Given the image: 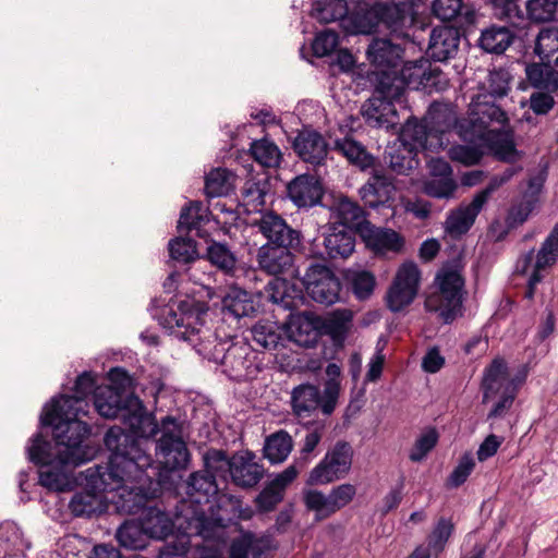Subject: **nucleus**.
<instances>
[{"label":"nucleus","instance_id":"obj_26","mask_svg":"<svg viewBox=\"0 0 558 558\" xmlns=\"http://www.w3.org/2000/svg\"><path fill=\"white\" fill-rule=\"evenodd\" d=\"M393 190L392 182L381 170H374L368 181L360 189L364 204L371 208L386 205Z\"/></svg>","mask_w":558,"mask_h":558},{"label":"nucleus","instance_id":"obj_10","mask_svg":"<svg viewBox=\"0 0 558 558\" xmlns=\"http://www.w3.org/2000/svg\"><path fill=\"white\" fill-rule=\"evenodd\" d=\"M438 105L434 102L429 106L427 116L423 121L417 119H408V121L401 128L400 134L397 138L398 142L404 144V146L413 148L415 151L422 149H430L433 147L444 145V136L450 131H437L438 123L432 117V109Z\"/></svg>","mask_w":558,"mask_h":558},{"label":"nucleus","instance_id":"obj_51","mask_svg":"<svg viewBox=\"0 0 558 558\" xmlns=\"http://www.w3.org/2000/svg\"><path fill=\"white\" fill-rule=\"evenodd\" d=\"M341 369L336 363H329L326 367V374L329 377L325 383L323 391V413L330 415L337 405L340 395V377Z\"/></svg>","mask_w":558,"mask_h":558},{"label":"nucleus","instance_id":"obj_9","mask_svg":"<svg viewBox=\"0 0 558 558\" xmlns=\"http://www.w3.org/2000/svg\"><path fill=\"white\" fill-rule=\"evenodd\" d=\"M429 61L420 59L403 64L400 71H383L379 76V92L392 98H402L405 88L424 89Z\"/></svg>","mask_w":558,"mask_h":558},{"label":"nucleus","instance_id":"obj_49","mask_svg":"<svg viewBox=\"0 0 558 558\" xmlns=\"http://www.w3.org/2000/svg\"><path fill=\"white\" fill-rule=\"evenodd\" d=\"M558 13V0H527L525 16L533 24L554 22Z\"/></svg>","mask_w":558,"mask_h":558},{"label":"nucleus","instance_id":"obj_63","mask_svg":"<svg viewBox=\"0 0 558 558\" xmlns=\"http://www.w3.org/2000/svg\"><path fill=\"white\" fill-rule=\"evenodd\" d=\"M352 320L350 311H337L325 324V329L333 339L342 340L347 336Z\"/></svg>","mask_w":558,"mask_h":558},{"label":"nucleus","instance_id":"obj_35","mask_svg":"<svg viewBox=\"0 0 558 558\" xmlns=\"http://www.w3.org/2000/svg\"><path fill=\"white\" fill-rule=\"evenodd\" d=\"M332 149L344 157L350 163L363 170L372 167L374 163V158L366 150V147L349 135L342 138H336Z\"/></svg>","mask_w":558,"mask_h":558},{"label":"nucleus","instance_id":"obj_17","mask_svg":"<svg viewBox=\"0 0 558 558\" xmlns=\"http://www.w3.org/2000/svg\"><path fill=\"white\" fill-rule=\"evenodd\" d=\"M265 469L251 450L235 452L231 457V481L240 488H253L264 477Z\"/></svg>","mask_w":558,"mask_h":558},{"label":"nucleus","instance_id":"obj_20","mask_svg":"<svg viewBox=\"0 0 558 558\" xmlns=\"http://www.w3.org/2000/svg\"><path fill=\"white\" fill-rule=\"evenodd\" d=\"M328 149L327 141L315 130H302L293 141V150L299 158L313 166L324 165Z\"/></svg>","mask_w":558,"mask_h":558},{"label":"nucleus","instance_id":"obj_24","mask_svg":"<svg viewBox=\"0 0 558 558\" xmlns=\"http://www.w3.org/2000/svg\"><path fill=\"white\" fill-rule=\"evenodd\" d=\"M558 259V222L554 226L547 238L535 254L534 270L531 274L527 284L526 296L531 299L534 293L535 286L541 282V271L553 266Z\"/></svg>","mask_w":558,"mask_h":558},{"label":"nucleus","instance_id":"obj_62","mask_svg":"<svg viewBox=\"0 0 558 558\" xmlns=\"http://www.w3.org/2000/svg\"><path fill=\"white\" fill-rule=\"evenodd\" d=\"M353 293L360 300L371 296L375 288V277L366 270L354 271L349 277Z\"/></svg>","mask_w":558,"mask_h":558},{"label":"nucleus","instance_id":"obj_25","mask_svg":"<svg viewBox=\"0 0 558 558\" xmlns=\"http://www.w3.org/2000/svg\"><path fill=\"white\" fill-rule=\"evenodd\" d=\"M331 223L343 226L351 230L360 229L366 222L365 210L357 202L348 196H339L330 205Z\"/></svg>","mask_w":558,"mask_h":558},{"label":"nucleus","instance_id":"obj_31","mask_svg":"<svg viewBox=\"0 0 558 558\" xmlns=\"http://www.w3.org/2000/svg\"><path fill=\"white\" fill-rule=\"evenodd\" d=\"M432 11L441 21L459 20L461 25L473 24L476 17L474 9L462 0H434Z\"/></svg>","mask_w":558,"mask_h":558},{"label":"nucleus","instance_id":"obj_47","mask_svg":"<svg viewBox=\"0 0 558 558\" xmlns=\"http://www.w3.org/2000/svg\"><path fill=\"white\" fill-rule=\"evenodd\" d=\"M253 341L266 350H276L283 345V332L271 322H258L251 329Z\"/></svg>","mask_w":558,"mask_h":558},{"label":"nucleus","instance_id":"obj_6","mask_svg":"<svg viewBox=\"0 0 558 558\" xmlns=\"http://www.w3.org/2000/svg\"><path fill=\"white\" fill-rule=\"evenodd\" d=\"M437 290L425 300V308L437 313L445 324L452 323L463 313L464 278L458 263H449L437 272Z\"/></svg>","mask_w":558,"mask_h":558},{"label":"nucleus","instance_id":"obj_13","mask_svg":"<svg viewBox=\"0 0 558 558\" xmlns=\"http://www.w3.org/2000/svg\"><path fill=\"white\" fill-rule=\"evenodd\" d=\"M267 240L265 244L301 246L300 231L291 228L287 221L274 211L263 213L252 222Z\"/></svg>","mask_w":558,"mask_h":558},{"label":"nucleus","instance_id":"obj_2","mask_svg":"<svg viewBox=\"0 0 558 558\" xmlns=\"http://www.w3.org/2000/svg\"><path fill=\"white\" fill-rule=\"evenodd\" d=\"M88 408L83 398L68 395L52 399L46 408L43 423L53 427L58 454L64 464L81 465L95 456L93 447L83 445L90 427L81 417L87 415Z\"/></svg>","mask_w":558,"mask_h":558},{"label":"nucleus","instance_id":"obj_30","mask_svg":"<svg viewBox=\"0 0 558 558\" xmlns=\"http://www.w3.org/2000/svg\"><path fill=\"white\" fill-rule=\"evenodd\" d=\"M417 154L413 148L407 147L396 140L386 148L385 160L393 172L407 175L417 168L420 163Z\"/></svg>","mask_w":558,"mask_h":558},{"label":"nucleus","instance_id":"obj_33","mask_svg":"<svg viewBox=\"0 0 558 558\" xmlns=\"http://www.w3.org/2000/svg\"><path fill=\"white\" fill-rule=\"evenodd\" d=\"M483 209V206L476 203L473 197L472 202L468 205H460L456 210H452L445 221V229L451 235H461L466 233L473 226L477 215Z\"/></svg>","mask_w":558,"mask_h":558},{"label":"nucleus","instance_id":"obj_37","mask_svg":"<svg viewBox=\"0 0 558 558\" xmlns=\"http://www.w3.org/2000/svg\"><path fill=\"white\" fill-rule=\"evenodd\" d=\"M507 365L501 359H495L484 371L482 381L483 403L495 398L496 395L504 390L508 383H514L507 378Z\"/></svg>","mask_w":558,"mask_h":558},{"label":"nucleus","instance_id":"obj_56","mask_svg":"<svg viewBox=\"0 0 558 558\" xmlns=\"http://www.w3.org/2000/svg\"><path fill=\"white\" fill-rule=\"evenodd\" d=\"M207 259L220 270L229 274L236 264V257L227 244L213 241L206 251Z\"/></svg>","mask_w":558,"mask_h":558},{"label":"nucleus","instance_id":"obj_32","mask_svg":"<svg viewBox=\"0 0 558 558\" xmlns=\"http://www.w3.org/2000/svg\"><path fill=\"white\" fill-rule=\"evenodd\" d=\"M221 303L225 316L236 319L251 316L256 311L252 295L240 287H231Z\"/></svg>","mask_w":558,"mask_h":558},{"label":"nucleus","instance_id":"obj_38","mask_svg":"<svg viewBox=\"0 0 558 558\" xmlns=\"http://www.w3.org/2000/svg\"><path fill=\"white\" fill-rule=\"evenodd\" d=\"M348 21L352 31L359 34H371L380 26V3H359L356 9L349 14Z\"/></svg>","mask_w":558,"mask_h":558},{"label":"nucleus","instance_id":"obj_48","mask_svg":"<svg viewBox=\"0 0 558 558\" xmlns=\"http://www.w3.org/2000/svg\"><path fill=\"white\" fill-rule=\"evenodd\" d=\"M250 153L255 161L266 168L279 167L282 159L279 147L268 138L253 141Z\"/></svg>","mask_w":558,"mask_h":558},{"label":"nucleus","instance_id":"obj_36","mask_svg":"<svg viewBox=\"0 0 558 558\" xmlns=\"http://www.w3.org/2000/svg\"><path fill=\"white\" fill-rule=\"evenodd\" d=\"M293 439L284 429L277 430L265 438L263 457L270 464L284 462L293 450Z\"/></svg>","mask_w":558,"mask_h":558},{"label":"nucleus","instance_id":"obj_64","mask_svg":"<svg viewBox=\"0 0 558 558\" xmlns=\"http://www.w3.org/2000/svg\"><path fill=\"white\" fill-rule=\"evenodd\" d=\"M510 75L508 71L498 69L490 71L487 77L485 89L488 95L495 98L504 97L509 90Z\"/></svg>","mask_w":558,"mask_h":558},{"label":"nucleus","instance_id":"obj_11","mask_svg":"<svg viewBox=\"0 0 558 558\" xmlns=\"http://www.w3.org/2000/svg\"><path fill=\"white\" fill-rule=\"evenodd\" d=\"M420 278L421 272L414 263L400 266L387 293V306L390 311L399 312L413 302L418 291Z\"/></svg>","mask_w":558,"mask_h":558},{"label":"nucleus","instance_id":"obj_58","mask_svg":"<svg viewBox=\"0 0 558 558\" xmlns=\"http://www.w3.org/2000/svg\"><path fill=\"white\" fill-rule=\"evenodd\" d=\"M519 0H493L495 17L508 21L513 26L524 21V14L518 4Z\"/></svg>","mask_w":558,"mask_h":558},{"label":"nucleus","instance_id":"obj_43","mask_svg":"<svg viewBox=\"0 0 558 558\" xmlns=\"http://www.w3.org/2000/svg\"><path fill=\"white\" fill-rule=\"evenodd\" d=\"M534 53L541 61H547L558 65V27H543L534 45Z\"/></svg>","mask_w":558,"mask_h":558},{"label":"nucleus","instance_id":"obj_16","mask_svg":"<svg viewBox=\"0 0 558 558\" xmlns=\"http://www.w3.org/2000/svg\"><path fill=\"white\" fill-rule=\"evenodd\" d=\"M299 246L263 244L256 253L258 268L270 276H294V255Z\"/></svg>","mask_w":558,"mask_h":558},{"label":"nucleus","instance_id":"obj_40","mask_svg":"<svg viewBox=\"0 0 558 558\" xmlns=\"http://www.w3.org/2000/svg\"><path fill=\"white\" fill-rule=\"evenodd\" d=\"M141 520L149 538L163 539L172 533L173 521L160 509L153 507L145 509Z\"/></svg>","mask_w":558,"mask_h":558},{"label":"nucleus","instance_id":"obj_27","mask_svg":"<svg viewBox=\"0 0 558 558\" xmlns=\"http://www.w3.org/2000/svg\"><path fill=\"white\" fill-rule=\"evenodd\" d=\"M210 210L202 202L194 201L183 207L178 221L180 231H195L198 238H207L209 233L204 227L210 221Z\"/></svg>","mask_w":558,"mask_h":558},{"label":"nucleus","instance_id":"obj_22","mask_svg":"<svg viewBox=\"0 0 558 558\" xmlns=\"http://www.w3.org/2000/svg\"><path fill=\"white\" fill-rule=\"evenodd\" d=\"M414 23V12L408 5H400L396 1L380 3V25L396 38H409V29Z\"/></svg>","mask_w":558,"mask_h":558},{"label":"nucleus","instance_id":"obj_53","mask_svg":"<svg viewBox=\"0 0 558 558\" xmlns=\"http://www.w3.org/2000/svg\"><path fill=\"white\" fill-rule=\"evenodd\" d=\"M303 502L308 511L315 513L316 521H323L335 514L329 495L317 489H308L303 493Z\"/></svg>","mask_w":558,"mask_h":558},{"label":"nucleus","instance_id":"obj_60","mask_svg":"<svg viewBox=\"0 0 558 558\" xmlns=\"http://www.w3.org/2000/svg\"><path fill=\"white\" fill-rule=\"evenodd\" d=\"M146 409L140 398L135 396H128V405L122 412L121 416L124 423L130 427L134 434L138 426L143 423L144 416H147Z\"/></svg>","mask_w":558,"mask_h":558},{"label":"nucleus","instance_id":"obj_21","mask_svg":"<svg viewBox=\"0 0 558 558\" xmlns=\"http://www.w3.org/2000/svg\"><path fill=\"white\" fill-rule=\"evenodd\" d=\"M460 45V33L450 26L434 27L429 34L426 54L434 61L444 62L454 58Z\"/></svg>","mask_w":558,"mask_h":558},{"label":"nucleus","instance_id":"obj_45","mask_svg":"<svg viewBox=\"0 0 558 558\" xmlns=\"http://www.w3.org/2000/svg\"><path fill=\"white\" fill-rule=\"evenodd\" d=\"M235 179V174L228 169H214L205 178V194L208 197L227 196L233 191Z\"/></svg>","mask_w":558,"mask_h":558},{"label":"nucleus","instance_id":"obj_59","mask_svg":"<svg viewBox=\"0 0 558 558\" xmlns=\"http://www.w3.org/2000/svg\"><path fill=\"white\" fill-rule=\"evenodd\" d=\"M453 531L451 519L440 518L428 536V547L436 553L442 551Z\"/></svg>","mask_w":558,"mask_h":558},{"label":"nucleus","instance_id":"obj_5","mask_svg":"<svg viewBox=\"0 0 558 558\" xmlns=\"http://www.w3.org/2000/svg\"><path fill=\"white\" fill-rule=\"evenodd\" d=\"M430 113L438 123L437 131H453L461 140L471 143L495 132L490 126L505 129L509 121L499 106L486 100V95H478L472 100L468 118L458 119L447 105L434 106Z\"/></svg>","mask_w":558,"mask_h":558},{"label":"nucleus","instance_id":"obj_1","mask_svg":"<svg viewBox=\"0 0 558 558\" xmlns=\"http://www.w3.org/2000/svg\"><path fill=\"white\" fill-rule=\"evenodd\" d=\"M105 445L111 452L105 465L88 468L84 474L90 492L73 495L69 508L74 517H89L96 511L97 493L118 492L121 488L133 490L129 483L140 482L145 471L153 465V458L134 435L125 433L119 426L108 429Z\"/></svg>","mask_w":558,"mask_h":558},{"label":"nucleus","instance_id":"obj_3","mask_svg":"<svg viewBox=\"0 0 558 558\" xmlns=\"http://www.w3.org/2000/svg\"><path fill=\"white\" fill-rule=\"evenodd\" d=\"M187 499L182 501L178 521L183 520L189 536H201L205 541L221 537L223 519L214 514V498L218 494V485L213 475L204 471L190 474L185 483ZM183 527V522H179Z\"/></svg>","mask_w":558,"mask_h":558},{"label":"nucleus","instance_id":"obj_42","mask_svg":"<svg viewBox=\"0 0 558 558\" xmlns=\"http://www.w3.org/2000/svg\"><path fill=\"white\" fill-rule=\"evenodd\" d=\"M483 140L489 142V147L497 159L505 162H515L521 154L517 150L511 132H488Z\"/></svg>","mask_w":558,"mask_h":558},{"label":"nucleus","instance_id":"obj_4","mask_svg":"<svg viewBox=\"0 0 558 558\" xmlns=\"http://www.w3.org/2000/svg\"><path fill=\"white\" fill-rule=\"evenodd\" d=\"M156 303L157 301L151 302L149 311L162 328L175 339L189 342L199 352L207 349L205 343L210 342L213 332L204 324V316L208 312V306L204 302L185 298L160 307Z\"/></svg>","mask_w":558,"mask_h":558},{"label":"nucleus","instance_id":"obj_7","mask_svg":"<svg viewBox=\"0 0 558 558\" xmlns=\"http://www.w3.org/2000/svg\"><path fill=\"white\" fill-rule=\"evenodd\" d=\"M352 460V446L343 440L337 441L311 470L306 484L327 485L344 478L351 470Z\"/></svg>","mask_w":558,"mask_h":558},{"label":"nucleus","instance_id":"obj_57","mask_svg":"<svg viewBox=\"0 0 558 558\" xmlns=\"http://www.w3.org/2000/svg\"><path fill=\"white\" fill-rule=\"evenodd\" d=\"M170 257L179 263L187 264L197 256L196 243L190 238H177L168 245Z\"/></svg>","mask_w":558,"mask_h":558},{"label":"nucleus","instance_id":"obj_15","mask_svg":"<svg viewBox=\"0 0 558 558\" xmlns=\"http://www.w3.org/2000/svg\"><path fill=\"white\" fill-rule=\"evenodd\" d=\"M51 444L46 441L40 435H36L32 439V445L27 448L29 460L40 465L43 469L39 472L40 485L58 490L61 486V474L52 471L49 466L57 460L59 464L65 465L60 461L58 454V447L56 446V453H51ZM75 466L74 464H72Z\"/></svg>","mask_w":558,"mask_h":558},{"label":"nucleus","instance_id":"obj_41","mask_svg":"<svg viewBox=\"0 0 558 558\" xmlns=\"http://www.w3.org/2000/svg\"><path fill=\"white\" fill-rule=\"evenodd\" d=\"M355 0H322L316 1L312 16L320 23H331L338 20L344 21L349 17L350 3Z\"/></svg>","mask_w":558,"mask_h":558},{"label":"nucleus","instance_id":"obj_44","mask_svg":"<svg viewBox=\"0 0 558 558\" xmlns=\"http://www.w3.org/2000/svg\"><path fill=\"white\" fill-rule=\"evenodd\" d=\"M289 341L303 348H313L318 341V331L307 317H296L286 331Z\"/></svg>","mask_w":558,"mask_h":558},{"label":"nucleus","instance_id":"obj_19","mask_svg":"<svg viewBox=\"0 0 558 558\" xmlns=\"http://www.w3.org/2000/svg\"><path fill=\"white\" fill-rule=\"evenodd\" d=\"M323 257L330 259H345L354 251L355 232L337 223H328L324 227Z\"/></svg>","mask_w":558,"mask_h":558},{"label":"nucleus","instance_id":"obj_14","mask_svg":"<svg viewBox=\"0 0 558 558\" xmlns=\"http://www.w3.org/2000/svg\"><path fill=\"white\" fill-rule=\"evenodd\" d=\"M375 86L373 96L362 106V114L369 126L390 128L397 123V110L395 101L401 98H392L379 92V76L372 78Z\"/></svg>","mask_w":558,"mask_h":558},{"label":"nucleus","instance_id":"obj_12","mask_svg":"<svg viewBox=\"0 0 558 558\" xmlns=\"http://www.w3.org/2000/svg\"><path fill=\"white\" fill-rule=\"evenodd\" d=\"M303 282L307 294L317 303L331 305L339 300V279L324 265L308 267Z\"/></svg>","mask_w":558,"mask_h":558},{"label":"nucleus","instance_id":"obj_18","mask_svg":"<svg viewBox=\"0 0 558 558\" xmlns=\"http://www.w3.org/2000/svg\"><path fill=\"white\" fill-rule=\"evenodd\" d=\"M403 48L400 44H393L390 39L375 38L366 50L367 60L375 66L372 78L383 71H397L401 63Z\"/></svg>","mask_w":558,"mask_h":558},{"label":"nucleus","instance_id":"obj_52","mask_svg":"<svg viewBox=\"0 0 558 558\" xmlns=\"http://www.w3.org/2000/svg\"><path fill=\"white\" fill-rule=\"evenodd\" d=\"M247 352L244 347L231 345L222 356L221 364L229 376L241 378L246 376L251 362L246 359Z\"/></svg>","mask_w":558,"mask_h":558},{"label":"nucleus","instance_id":"obj_54","mask_svg":"<svg viewBox=\"0 0 558 558\" xmlns=\"http://www.w3.org/2000/svg\"><path fill=\"white\" fill-rule=\"evenodd\" d=\"M458 184L452 175H433L423 184V192L434 198H452Z\"/></svg>","mask_w":558,"mask_h":558},{"label":"nucleus","instance_id":"obj_34","mask_svg":"<svg viewBox=\"0 0 558 558\" xmlns=\"http://www.w3.org/2000/svg\"><path fill=\"white\" fill-rule=\"evenodd\" d=\"M554 63L547 61L533 62L525 66V75L536 89L554 93L558 89V71Z\"/></svg>","mask_w":558,"mask_h":558},{"label":"nucleus","instance_id":"obj_55","mask_svg":"<svg viewBox=\"0 0 558 558\" xmlns=\"http://www.w3.org/2000/svg\"><path fill=\"white\" fill-rule=\"evenodd\" d=\"M204 472L216 476L226 478V476L231 474V457L229 458L226 451L220 449H209L204 456Z\"/></svg>","mask_w":558,"mask_h":558},{"label":"nucleus","instance_id":"obj_29","mask_svg":"<svg viewBox=\"0 0 558 558\" xmlns=\"http://www.w3.org/2000/svg\"><path fill=\"white\" fill-rule=\"evenodd\" d=\"M291 404L296 416L307 417L318 408L323 411V393L314 385H299L291 392Z\"/></svg>","mask_w":558,"mask_h":558},{"label":"nucleus","instance_id":"obj_39","mask_svg":"<svg viewBox=\"0 0 558 558\" xmlns=\"http://www.w3.org/2000/svg\"><path fill=\"white\" fill-rule=\"evenodd\" d=\"M514 34L506 26L490 25L482 31L478 46L489 53H504L513 43Z\"/></svg>","mask_w":558,"mask_h":558},{"label":"nucleus","instance_id":"obj_50","mask_svg":"<svg viewBox=\"0 0 558 558\" xmlns=\"http://www.w3.org/2000/svg\"><path fill=\"white\" fill-rule=\"evenodd\" d=\"M368 245L376 252H400L403 247V238L392 229H376L367 239Z\"/></svg>","mask_w":558,"mask_h":558},{"label":"nucleus","instance_id":"obj_28","mask_svg":"<svg viewBox=\"0 0 558 558\" xmlns=\"http://www.w3.org/2000/svg\"><path fill=\"white\" fill-rule=\"evenodd\" d=\"M94 405L99 415L114 418L125 410L128 397L124 399L118 388L100 386L95 390Z\"/></svg>","mask_w":558,"mask_h":558},{"label":"nucleus","instance_id":"obj_46","mask_svg":"<svg viewBox=\"0 0 558 558\" xmlns=\"http://www.w3.org/2000/svg\"><path fill=\"white\" fill-rule=\"evenodd\" d=\"M117 538L121 546L136 550L146 547L149 536L140 519L124 522L117 532Z\"/></svg>","mask_w":558,"mask_h":558},{"label":"nucleus","instance_id":"obj_23","mask_svg":"<svg viewBox=\"0 0 558 558\" xmlns=\"http://www.w3.org/2000/svg\"><path fill=\"white\" fill-rule=\"evenodd\" d=\"M289 198L298 207H312L319 203L323 187L319 180L312 174H301L287 186Z\"/></svg>","mask_w":558,"mask_h":558},{"label":"nucleus","instance_id":"obj_61","mask_svg":"<svg viewBox=\"0 0 558 558\" xmlns=\"http://www.w3.org/2000/svg\"><path fill=\"white\" fill-rule=\"evenodd\" d=\"M448 154L452 161L468 167L477 165L484 155L481 147L474 145H454Z\"/></svg>","mask_w":558,"mask_h":558},{"label":"nucleus","instance_id":"obj_8","mask_svg":"<svg viewBox=\"0 0 558 558\" xmlns=\"http://www.w3.org/2000/svg\"><path fill=\"white\" fill-rule=\"evenodd\" d=\"M156 457L166 471L184 469L189 463L190 453L182 439V428L172 416L161 420V437L156 446Z\"/></svg>","mask_w":558,"mask_h":558}]
</instances>
